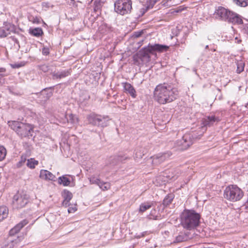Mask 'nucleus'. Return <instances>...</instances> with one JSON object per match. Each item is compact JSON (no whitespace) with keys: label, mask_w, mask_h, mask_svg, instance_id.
Returning <instances> with one entry per match:
<instances>
[{"label":"nucleus","mask_w":248,"mask_h":248,"mask_svg":"<svg viewBox=\"0 0 248 248\" xmlns=\"http://www.w3.org/2000/svg\"><path fill=\"white\" fill-rule=\"evenodd\" d=\"M178 95L177 89L166 83L157 85L154 92L155 100L160 104L170 103L175 100Z\"/></svg>","instance_id":"obj_1"},{"label":"nucleus","mask_w":248,"mask_h":248,"mask_svg":"<svg viewBox=\"0 0 248 248\" xmlns=\"http://www.w3.org/2000/svg\"><path fill=\"white\" fill-rule=\"evenodd\" d=\"M200 215L193 210L183 211L181 215V224L188 230L195 229L200 224Z\"/></svg>","instance_id":"obj_2"},{"label":"nucleus","mask_w":248,"mask_h":248,"mask_svg":"<svg viewBox=\"0 0 248 248\" xmlns=\"http://www.w3.org/2000/svg\"><path fill=\"white\" fill-rule=\"evenodd\" d=\"M169 46L167 45L155 44L146 47L142 48L137 53V57L141 60L142 62L146 64L151 60V55L153 54L155 51L159 52H166L168 50Z\"/></svg>","instance_id":"obj_3"},{"label":"nucleus","mask_w":248,"mask_h":248,"mask_svg":"<svg viewBox=\"0 0 248 248\" xmlns=\"http://www.w3.org/2000/svg\"><path fill=\"white\" fill-rule=\"evenodd\" d=\"M214 16L217 19L233 24H241L243 23V20L240 16L222 6L218 7L216 10Z\"/></svg>","instance_id":"obj_4"},{"label":"nucleus","mask_w":248,"mask_h":248,"mask_svg":"<svg viewBox=\"0 0 248 248\" xmlns=\"http://www.w3.org/2000/svg\"><path fill=\"white\" fill-rule=\"evenodd\" d=\"M9 126L21 138L31 137L33 127L31 124L18 121L8 122Z\"/></svg>","instance_id":"obj_5"},{"label":"nucleus","mask_w":248,"mask_h":248,"mask_svg":"<svg viewBox=\"0 0 248 248\" xmlns=\"http://www.w3.org/2000/svg\"><path fill=\"white\" fill-rule=\"evenodd\" d=\"M243 196V190L236 185H230L226 187L224 191V198L232 202L239 201Z\"/></svg>","instance_id":"obj_6"},{"label":"nucleus","mask_w":248,"mask_h":248,"mask_svg":"<svg viewBox=\"0 0 248 248\" xmlns=\"http://www.w3.org/2000/svg\"><path fill=\"white\" fill-rule=\"evenodd\" d=\"M89 124L95 126L104 128L109 123V118L106 115H101L92 113L87 116Z\"/></svg>","instance_id":"obj_7"},{"label":"nucleus","mask_w":248,"mask_h":248,"mask_svg":"<svg viewBox=\"0 0 248 248\" xmlns=\"http://www.w3.org/2000/svg\"><path fill=\"white\" fill-rule=\"evenodd\" d=\"M131 9V0H116L114 2V11L120 15L129 14Z\"/></svg>","instance_id":"obj_8"},{"label":"nucleus","mask_w":248,"mask_h":248,"mask_svg":"<svg viewBox=\"0 0 248 248\" xmlns=\"http://www.w3.org/2000/svg\"><path fill=\"white\" fill-rule=\"evenodd\" d=\"M29 196L26 192L18 191L13 198L12 205L14 209H20L23 208L28 203Z\"/></svg>","instance_id":"obj_9"},{"label":"nucleus","mask_w":248,"mask_h":248,"mask_svg":"<svg viewBox=\"0 0 248 248\" xmlns=\"http://www.w3.org/2000/svg\"><path fill=\"white\" fill-rule=\"evenodd\" d=\"M194 138L191 133L185 134L181 139L174 143V148L178 150H185L189 148L193 143Z\"/></svg>","instance_id":"obj_10"},{"label":"nucleus","mask_w":248,"mask_h":248,"mask_svg":"<svg viewBox=\"0 0 248 248\" xmlns=\"http://www.w3.org/2000/svg\"><path fill=\"white\" fill-rule=\"evenodd\" d=\"M220 121L219 117L215 115H210L205 116L202 119V125L203 127H210L217 124Z\"/></svg>","instance_id":"obj_11"},{"label":"nucleus","mask_w":248,"mask_h":248,"mask_svg":"<svg viewBox=\"0 0 248 248\" xmlns=\"http://www.w3.org/2000/svg\"><path fill=\"white\" fill-rule=\"evenodd\" d=\"M192 237L190 232L187 231L181 232L179 234L176 236L174 243H181L184 241H187Z\"/></svg>","instance_id":"obj_12"},{"label":"nucleus","mask_w":248,"mask_h":248,"mask_svg":"<svg viewBox=\"0 0 248 248\" xmlns=\"http://www.w3.org/2000/svg\"><path fill=\"white\" fill-rule=\"evenodd\" d=\"M171 155L172 153L170 151L157 155L153 156V162L156 164H160L169 158Z\"/></svg>","instance_id":"obj_13"},{"label":"nucleus","mask_w":248,"mask_h":248,"mask_svg":"<svg viewBox=\"0 0 248 248\" xmlns=\"http://www.w3.org/2000/svg\"><path fill=\"white\" fill-rule=\"evenodd\" d=\"M71 69L62 70L58 71H54L52 73V76L53 79H61L68 77L71 75Z\"/></svg>","instance_id":"obj_14"},{"label":"nucleus","mask_w":248,"mask_h":248,"mask_svg":"<svg viewBox=\"0 0 248 248\" xmlns=\"http://www.w3.org/2000/svg\"><path fill=\"white\" fill-rule=\"evenodd\" d=\"M122 85L124 92L129 94L130 96L135 98L137 96L136 92L133 86L128 82H123Z\"/></svg>","instance_id":"obj_15"},{"label":"nucleus","mask_w":248,"mask_h":248,"mask_svg":"<svg viewBox=\"0 0 248 248\" xmlns=\"http://www.w3.org/2000/svg\"><path fill=\"white\" fill-rule=\"evenodd\" d=\"M40 177L42 179L55 181L56 177L51 172L45 170H42L40 171Z\"/></svg>","instance_id":"obj_16"},{"label":"nucleus","mask_w":248,"mask_h":248,"mask_svg":"<svg viewBox=\"0 0 248 248\" xmlns=\"http://www.w3.org/2000/svg\"><path fill=\"white\" fill-rule=\"evenodd\" d=\"M28 221L26 219L22 220L10 231V234L11 235H14L18 233L23 227L28 224Z\"/></svg>","instance_id":"obj_17"},{"label":"nucleus","mask_w":248,"mask_h":248,"mask_svg":"<svg viewBox=\"0 0 248 248\" xmlns=\"http://www.w3.org/2000/svg\"><path fill=\"white\" fill-rule=\"evenodd\" d=\"M63 197L64 200L62 203V205L65 207L69 206L70 205L69 202L73 197L72 193L67 190H64L63 191Z\"/></svg>","instance_id":"obj_18"},{"label":"nucleus","mask_w":248,"mask_h":248,"mask_svg":"<svg viewBox=\"0 0 248 248\" xmlns=\"http://www.w3.org/2000/svg\"><path fill=\"white\" fill-rule=\"evenodd\" d=\"M155 202H148L142 203L139 208V212L140 213H143L145 212L147 210L150 209L153 206H154Z\"/></svg>","instance_id":"obj_19"},{"label":"nucleus","mask_w":248,"mask_h":248,"mask_svg":"<svg viewBox=\"0 0 248 248\" xmlns=\"http://www.w3.org/2000/svg\"><path fill=\"white\" fill-rule=\"evenodd\" d=\"M29 33L32 36L39 37L43 34V31L41 28H35L32 29H30Z\"/></svg>","instance_id":"obj_20"},{"label":"nucleus","mask_w":248,"mask_h":248,"mask_svg":"<svg viewBox=\"0 0 248 248\" xmlns=\"http://www.w3.org/2000/svg\"><path fill=\"white\" fill-rule=\"evenodd\" d=\"M70 179L66 177V175H63L58 178V183L62 185L63 186H68L70 184Z\"/></svg>","instance_id":"obj_21"},{"label":"nucleus","mask_w":248,"mask_h":248,"mask_svg":"<svg viewBox=\"0 0 248 248\" xmlns=\"http://www.w3.org/2000/svg\"><path fill=\"white\" fill-rule=\"evenodd\" d=\"M174 198V195L173 194L170 193L167 195L163 201V205L165 206L169 205L171 203Z\"/></svg>","instance_id":"obj_22"},{"label":"nucleus","mask_w":248,"mask_h":248,"mask_svg":"<svg viewBox=\"0 0 248 248\" xmlns=\"http://www.w3.org/2000/svg\"><path fill=\"white\" fill-rule=\"evenodd\" d=\"M8 215V209L5 206L0 207V221L6 218Z\"/></svg>","instance_id":"obj_23"},{"label":"nucleus","mask_w":248,"mask_h":248,"mask_svg":"<svg viewBox=\"0 0 248 248\" xmlns=\"http://www.w3.org/2000/svg\"><path fill=\"white\" fill-rule=\"evenodd\" d=\"M144 155V151L142 148H139L137 149L134 156L135 160L137 161L139 159L141 158Z\"/></svg>","instance_id":"obj_24"},{"label":"nucleus","mask_w":248,"mask_h":248,"mask_svg":"<svg viewBox=\"0 0 248 248\" xmlns=\"http://www.w3.org/2000/svg\"><path fill=\"white\" fill-rule=\"evenodd\" d=\"M11 30L10 28L2 29L0 28V38L6 37L10 34Z\"/></svg>","instance_id":"obj_25"},{"label":"nucleus","mask_w":248,"mask_h":248,"mask_svg":"<svg viewBox=\"0 0 248 248\" xmlns=\"http://www.w3.org/2000/svg\"><path fill=\"white\" fill-rule=\"evenodd\" d=\"M237 69L236 72L238 74L241 73L244 71L245 67V63L242 61H237L236 63Z\"/></svg>","instance_id":"obj_26"},{"label":"nucleus","mask_w":248,"mask_h":248,"mask_svg":"<svg viewBox=\"0 0 248 248\" xmlns=\"http://www.w3.org/2000/svg\"><path fill=\"white\" fill-rule=\"evenodd\" d=\"M128 158L127 156L122 155L114 156L113 157L110 158V160H115L118 161V163H122Z\"/></svg>","instance_id":"obj_27"},{"label":"nucleus","mask_w":248,"mask_h":248,"mask_svg":"<svg viewBox=\"0 0 248 248\" xmlns=\"http://www.w3.org/2000/svg\"><path fill=\"white\" fill-rule=\"evenodd\" d=\"M38 164V161L34 160L33 158H31L30 159H28L27 166L33 169L35 168V166Z\"/></svg>","instance_id":"obj_28"},{"label":"nucleus","mask_w":248,"mask_h":248,"mask_svg":"<svg viewBox=\"0 0 248 248\" xmlns=\"http://www.w3.org/2000/svg\"><path fill=\"white\" fill-rule=\"evenodd\" d=\"M233 2L238 6L246 7L248 5V0H233Z\"/></svg>","instance_id":"obj_29"},{"label":"nucleus","mask_w":248,"mask_h":248,"mask_svg":"<svg viewBox=\"0 0 248 248\" xmlns=\"http://www.w3.org/2000/svg\"><path fill=\"white\" fill-rule=\"evenodd\" d=\"M6 150L4 146L0 145V161H2L6 155Z\"/></svg>","instance_id":"obj_30"},{"label":"nucleus","mask_w":248,"mask_h":248,"mask_svg":"<svg viewBox=\"0 0 248 248\" xmlns=\"http://www.w3.org/2000/svg\"><path fill=\"white\" fill-rule=\"evenodd\" d=\"M90 182L91 184H96L99 186V184L102 182L100 179H99L98 178L94 176H92L89 178Z\"/></svg>","instance_id":"obj_31"},{"label":"nucleus","mask_w":248,"mask_h":248,"mask_svg":"<svg viewBox=\"0 0 248 248\" xmlns=\"http://www.w3.org/2000/svg\"><path fill=\"white\" fill-rule=\"evenodd\" d=\"M99 186L103 190H107L110 188V186L108 183L102 181L99 184Z\"/></svg>","instance_id":"obj_32"},{"label":"nucleus","mask_w":248,"mask_h":248,"mask_svg":"<svg viewBox=\"0 0 248 248\" xmlns=\"http://www.w3.org/2000/svg\"><path fill=\"white\" fill-rule=\"evenodd\" d=\"M6 71V70L5 68L0 67V83H2L3 78L7 76V75L5 74Z\"/></svg>","instance_id":"obj_33"},{"label":"nucleus","mask_w":248,"mask_h":248,"mask_svg":"<svg viewBox=\"0 0 248 248\" xmlns=\"http://www.w3.org/2000/svg\"><path fill=\"white\" fill-rule=\"evenodd\" d=\"M174 172L176 173L175 174H173V173L171 171L172 174L171 175L167 176V177H168V179H169L170 180H174L177 178L178 176V172L177 171V170H174Z\"/></svg>","instance_id":"obj_34"},{"label":"nucleus","mask_w":248,"mask_h":248,"mask_svg":"<svg viewBox=\"0 0 248 248\" xmlns=\"http://www.w3.org/2000/svg\"><path fill=\"white\" fill-rule=\"evenodd\" d=\"M39 67L40 70L42 71L45 73L47 72L49 70V66L46 64L39 65Z\"/></svg>","instance_id":"obj_35"},{"label":"nucleus","mask_w":248,"mask_h":248,"mask_svg":"<svg viewBox=\"0 0 248 248\" xmlns=\"http://www.w3.org/2000/svg\"><path fill=\"white\" fill-rule=\"evenodd\" d=\"M113 157H114V156H111L108 159V164L111 165H112V166H114V165H117L118 164H119L118 161H117V160H110V158H112Z\"/></svg>","instance_id":"obj_36"},{"label":"nucleus","mask_w":248,"mask_h":248,"mask_svg":"<svg viewBox=\"0 0 248 248\" xmlns=\"http://www.w3.org/2000/svg\"><path fill=\"white\" fill-rule=\"evenodd\" d=\"M42 54L43 55L47 56L49 54V49L48 47H44L42 49Z\"/></svg>","instance_id":"obj_37"},{"label":"nucleus","mask_w":248,"mask_h":248,"mask_svg":"<svg viewBox=\"0 0 248 248\" xmlns=\"http://www.w3.org/2000/svg\"><path fill=\"white\" fill-rule=\"evenodd\" d=\"M77 208L76 207V205H72V206L69 207V208L68 209V212L69 213H74L75 211H77Z\"/></svg>","instance_id":"obj_38"},{"label":"nucleus","mask_w":248,"mask_h":248,"mask_svg":"<svg viewBox=\"0 0 248 248\" xmlns=\"http://www.w3.org/2000/svg\"><path fill=\"white\" fill-rule=\"evenodd\" d=\"M157 0H151L150 2L149 5H148V7L149 8H152L154 6V5L157 2Z\"/></svg>","instance_id":"obj_39"},{"label":"nucleus","mask_w":248,"mask_h":248,"mask_svg":"<svg viewBox=\"0 0 248 248\" xmlns=\"http://www.w3.org/2000/svg\"><path fill=\"white\" fill-rule=\"evenodd\" d=\"M68 118H67V121L69 123H73L74 122V120H73V117H74V116L73 114H70L68 115Z\"/></svg>","instance_id":"obj_40"},{"label":"nucleus","mask_w":248,"mask_h":248,"mask_svg":"<svg viewBox=\"0 0 248 248\" xmlns=\"http://www.w3.org/2000/svg\"><path fill=\"white\" fill-rule=\"evenodd\" d=\"M11 66L13 68H18L20 67L22 65L20 64L15 63L11 64Z\"/></svg>","instance_id":"obj_41"},{"label":"nucleus","mask_w":248,"mask_h":248,"mask_svg":"<svg viewBox=\"0 0 248 248\" xmlns=\"http://www.w3.org/2000/svg\"><path fill=\"white\" fill-rule=\"evenodd\" d=\"M156 211L155 209H154V210H151V213L150 214V215L149 216H150V217H149V218H152V217L151 216H153V214H154V212H155Z\"/></svg>","instance_id":"obj_42"},{"label":"nucleus","mask_w":248,"mask_h":248,"mask_svg":"<svg viewBox=\"0 0 248 248\" xmlns=\"http://www.w3.org/2000/svg\"><path fill=\"white\" fill-rule=\"evenodd\" d=\"M34 23H35V22H37V23H38L39 22V21H38V19H36V20H34L33 21Z\"/></svg>","instance_id":"obj_43"},{"label":"nucleus","mask_w":248,"mask_h":248,"mask_svg":"<svg viewBox=\"0 0 248 248\" xmlns=\"http://www.w3.org/2000/svg\"><path fill=\"white\" fill-rule=\"evenodd\" d=\"M23 160H22L20 162H19V164L21 163ZM23 162H25V159L23 160Z\"/></svg>","instance_id":"obj_44"},{"label":"nucleus","mask_w":248,"mask_h":248,"mask_svg":"<svg viewBox=\"0 0 248 248\" xmlns=\"http://www.w3.org/2000/svg\"><path fill=\"white\" fill-rule=\"evenodd\" d=\"M208 48V45H206L205 48L207 49Z\"/></svg>","instance_id":"obj_45"},{"label":"nucleus","mask_w":248,"mask_h":248,"mask_svg":"<svg viewBox=\"0 0 248 248\" xmlns=\"http://www.w3.org/2000/svg\"><path fill=\"white\" fill-rule=\"evenodd\" d=\"M247 31H248V26L247 27Z\"/></svg>","instance_id":"obj_46"}]
</instances>
